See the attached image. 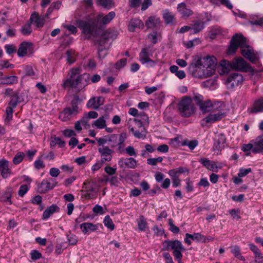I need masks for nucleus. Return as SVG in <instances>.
I'll list each match as a JSON object with an SVG mask.
<instances>
[{
  "mask_svg": "<svg viewBox=\"0 0 263 263\" xmlns=\"http://www.w3.org/2000/svg\"><path fill=\"white\" fill-rule=\"evenodd\" d=\"M116 14L114 11L103 16L100 14L96 17H89L85 20H77V25L82 31L84 40H89L92 37H97L100 34L103 26L108 24L115 17Z\"/></svg>",
  "mask_w": 263,
  "mask_h": 263,
  "instance_id": "nucleus-1",
  "label": "nucleus"
},
{
  "mask_svg": "<svg viewBox=\"0 0 263 263\" xmlns=\"http://www.w3.org/2000/svg\"><path fill=\"white\" fill-rule=\"evenodd\" d=\"M238 47L240 48L241 54L251 63L255 64L258 62L256 53L250 46L247 44L246 37L241 34L236 33L230 41L227 53L232 54L235 53Z\"/></svg>",
  "mask_w": 263,
  "mask_h": 263,
  "instance_id": "nucleus-2",
  "label": "nucleus"
},
{
  "mask_svg": "<svg viewBox=\"0 0 263 263\" xmlns=\"http://www.w3.org/2000/svg\"><path fill=\"white\" fill-rule=\"evenodd\" d=\"M81 67L70 69L67 75L68 78L63 80L62 87L81 90L87 86L90 80V74L87 73L81 74Z\"/></svg>",
  "mask_w": 263,
  "mask_h": 263,
  "instance_id": "nucleus-3",
  "label": "nucleus"
},
{
  "mask_svg": "<svg viewBox=\"0 0 263 263\" xmlns=\"http://www.w3.org/2000/svg\"><path fill=\"white\" fill-rule=\"evenodd\" d=\"M117 35L116 30L109 28L102 33L99 39L95 40V44L97 46L99 59H103L106 56L109 49L108 41L115 40Z\"/></svg>",
  "mask_w": 263,
  "mask_h": 263,
  "instance_id": "nucleus-4",
  "label": "nucleus"
},
{
  "mask_svg": "<svg viewBox=\"0 0 263 263\" xmlns=\"http://www.w3.org/2000/svg\"><path fill=\"white\" fill-rule=\"evenodd\" d=\"M163 248L162 250H173V255L179 263H182L181 258L182 257V251L185 250L181 241L178 240H165L162 243Z\"/></svg>",
  "mask_w": 263,
  "mask_h": 263,
  "instance_id": "nucleus-5",
  "label": "nucleus"
},
{
  "mask_svg": "<svg viewBox=\"0 0 263 263\" xmlns=\"http://www.w3.org/2000/svg\"><path fill=\"white\" fill-rule=\"evenodd\" d=\"M180 115L185 118H189L194 114L195 108L192 99L189 97H184L177 105Z\"/></svg>",
  "mask_w": 263,
  "mask_h": 263,
  "instance_id": "nucleus-6",
  "label": "nucleus"
},
{
  "mask_svg": "<svg viewBox=\"0 0 263 263\" xmlns=\"http://www.w3.org/2000/svg\"><path fill=\"white\" fill-rule=\"evenodd\" d=\"M196 62L198 65L204 68L205 70H207L210 76L214 73L216 67V59L214 57H204L198 59Z\"/></svg>",
  "mask_w": 263,
  "mask_h": 263,
  "instance_id": "nucleus-7",
  "label": "nucleus"
},
{
  "mask_svg": "<svg viewBox=\"0 0 263 263\" xmlns=\"http://www.w3.org/2000/svg\"><path fill=\"white\" fill-rule=\"evenodd\" d=\"M244 81L243 76L239 73L234 72L229 74L224 80V84L228 89H233L241 85Z\"/></svg>",
  "mask_w": 263,
  "mask_h": 263,
  "instance_id": "nucleus-8",
  "label": "nucleus"
},
{
  "mask_svg": "<svg viewBox=\"0 0 263 263\" xmlns=\"http://www.w3.org/2000/svg\"><path fill=\"white\" fill-rule=\"evenodd\" d=\"M232 69L243 72H253L254 69L241 57L235 58L232 61Z\"/></svg>",
  "mask_w": 263,
  "mask_h": 263,
  "instance_id": "nucleus-9",
  "label": "nucleus"
},
{
  "mask_svg": "<svg viewBox=\"0 0 263 263\" xmlns=\"http://www.w3.org/2000/svg\"><path fill=\"white\" fill-rule=\"evenodd\" d=\"M153 55L150 52L149 47L143 48L139 53V61L142 64H146L147 67H153L155 66L156 62L151 59L150 57Z\"/></svg>",
  "mask_w": 263,
  "mask_h": 263,
  "instance_id": "nucleus-10",
  "label": "nucleus"
},
{
  "mask_svg": "<svg viewBox=\"0 0 263 263\" xmlns=\"http://www.w3.org/2000/svg\"><path fill=\"white\" fill-rule=\"evenodd\" d=\"M188 70L190 73L195 78H204L210 76L207 70H205L204 68L198 65L197 62L191 64L188 67Z\"/></svg>",
  "mask_w": 263,
  "mask_h": 263,
  "instance_id": "nucleus-11",
  "label": "nucleus"
},
{
  "mask_svg": "<svg viewBox=\"0 0 263 263\" xmlns=\"http://www.w3.org/2000/svg\"><path fill=\"white\" fill-rule=\"evenodd\" d=\"M222 105V104L220 102L212 103L210 100H207L203 101L199 106L202 112L206 113L210 111L214 112L217 110H219Z\"/></svg>",
  "mask_w": 263,
  "mask_h": 263,
  "instance_id": "nucleus-12",
  "label": "nucleus"
},
{
  "mask_svg": "<svg viewBox=\"0 0 263 263\" xmlns=\"http://www.w3.org/2000/svg\"><path fill=\"white\" fill-rule=\"evenodd\" d=\"M222 107L221 106L219 110L210 114L208 116L203 118L202 120L201 125L204 126V122L206 123H213L214 122L221 120L224 116V113L222 112Z\"/></svg>",
  "mask_w": 263,
  "mask_h": 263,
  "instance_id": "nucleus-13",
  "label": "nucleus"
},
{
  "mask_svg": "<svg viewBox=\"0 0 263 263\" xmlns=\"http://www.w3.org/2000/svg\"><path fill=\"white\" fill-rule=\"evenodd\" d=\"M126 138V134L122 133L120 135L112 134L107 136V141L110 143V146L114 147L122 144Z\"/></svg>",
  "mask_w": 263,
  "mask_h": 263,
  "instance_id": "nucleus-14",
  "label": "nucleus"
},
{
  "mask_svg": "<svg viewBox=\"0 0 263 263\" xmlns=\"http://www.w3.org/2000/svg\"><path fill=\"white\" fill-rule=\"evenodd\" d=\"M57 184V182L52 178L44 179L38 186L37 191L40 193H45L49 190H52Z\"/></svg>",
  "mask_w": 263,
  "mask_h": 263,
  "instance_id": "nucleus-15",
  "label": "nucleus"
},
{
  "mask_svg": "<svg viewBox=\"0 0 263 263\" xmlns=\"http://www.w3.org/2000/svg\"><path fill=\"white\" fill-rule=\"evenodd\" d=\"M33 44L30 42H23L22 43L17 50V55L19 57H24L27 53H33Z\"/></svg>",
  "mask_w": 263,
  "mask_h": 263,
  "instance_id": "nucleus-16",
  "label": "nucleus"
},
{
  "mask_svg": "<svg viewBox=\"0 0 263 263\" xmlns=\"http://www.w3.org/2000/svg\"><path fill=\"white\" fill-rule=\"evenodd\" d=\"M98 152L101 155V161L102 163H105L106 161H110L112 159V154L114 153V151L108 146L99 147Z\"/></svg>",
  "mask_w": 263,
  "mask_h": 263,
  "instance_id": "nucleus-17",
  "label": "nucleus"
},
{
  "mask_svg": "<svg viewBox=\"0 0 263 263\" xmlns=\"http://www.w3.org/2000/svg\"><path fill=\"white\" fill-rule=\"evenodd\" d=\"M118 165L121 168H135L137 166V161L132 157L121 158L118 161Z\"/></svg>",
  "mask_w": 263,
  "mask_h": 263,
  "instance_id": "nucleus-18",
  "label": "nucleus"
},
{
  "mask_svg": "<svg viewBox=\"0 0 263 263\" xmlns=\"http://www.w3.org/2000/svg\"><path fill=\"white\" fill-rule=\"evenodd\" d=\"M232 69V62L228 60H223L219 62L218 71L220 75L228 73Z\"/></svg>",
  "mask_w": 263,
  "mask_h": 263,
  "instance_id": "nucleus-19",
  "label": "nucleus"
},
{
  "mask_svg": "<svg viewBox=\"0 0 263 263\" xmlns=\"http://www.w3.org/2000/svg\"><path fill=\"white\" fill-rule=\"evenodd\" d=\"M249 247L254 254L255 262L263 263V255L258 248L253 243H249Z\"/></svg>",
  "mask_w": 263,
  "mask_h": 263,
  "instance_id": "nucleus-20",
  "label": "nucleus"
},
{
  "mask_svg": "<svg viewBox=\"0 0 263 263\" xmlns=\"http://www.w3.org/2000/svg\"><path fill=\"white\" fill-rule=\"evenodd\" d=\"M143 27V23L141 20L138 18L131 19L129 22L128 26V29L130 32H134L137 29H142Z\"/></svg>",
  "mask_w": 263,
  "mask_h": 263,
  "instance_id": "nucleus-21",
  "label": "nucleus"
},
{
  "mask_svg": "<svg viewBox=\"0 0 263 263\" xmlns=\"http://www.w3.org/2000/svg\"><path fill=\"white\" fill-rule=\"evenodd\" d=\"M9 162L5 159L0 160V172L4 178H7L10 175L11 170L9 168Z\"/></svg>",
  "mask_w": 263,
  "mask_h": 263,
  "instance_id": "nucleus-22",
  "label": "nucleus"
},
{
  "mask_svg": "<svg viewBox=\"0 0 263 263\" xmlns=\"http://www.w3.org/2000/svg\"><path fill=\"white\" fill-rule=\"evenodd\" d=\"M104 98L102 97H95L91 98L87 103V106L88 108H91L94 109H98L100 106L103 105Z\"/></svg>",
  "mask_w": 263,
  "mask_h": 263,
  "instance_id": "nucleus-23",
  "label": "nucleus"
},
{
  "mask_svg": "<svg viewBox=\"0 0 263 263\" xmlns=\"http://www.w3.org/2000/svg\"><path fill=\"white\" fill-rule=\"evenodd\" d=\"M226 138L224 135L219 134L215 139L214 145V150L221 151L225 146Z\"/></svg>",
  "mask_w": 263,
  "mask_h": 263,
  "instance_id": "nucleus-24",
  "label": "nucleus"
},
{
  "mask_svg": "<svg viewBox=\"0 0 263 263\" xmlns=\"http://www.w3.org/2000/svg\"><path fill=\"white\" fill-rule=\"evenodd\" d=\"M29 21L31 24H35L36 27L41 28L44 25L45 19L40 16L38 13L35 12L31 15Z\"/></svg>",
  "mask_w": 263,
  "mask_h": 263,
  "instance_id": "nucleus-25",
  "label": "nucleus"
},
{
  "mask_svg": "<svg viewBox=\"0 0 263 263\" xmlns=\"http://www.w3.org/2000/svg\"><path fill=\"white\" fill-rule=\"evenodd\" d=\"M78 114L76 111H73L70 107L65 108L59 115V118L63 121L69 120L72 115Z\"/></svg>",
  "mask_w": 263,
  "mask_h": 263,
  "instance_id": "nucleus-26",
  "label": "nucleus"
},
{
  "mask_svg": "<svg viewBox=\"0 0 263 263\" xmlns=\"http://www.w3.org/2000/svg\"><path fill=\"white\" fill-rule=\"evenodd\" d=\"M251 114L263 112V98L261 97L254 101L252 107L249 110Z\"/></svg>",
  "mask_w": 263,
  "mask_h": 263,
  "instance_id": "nucleus-27",
  "label": "nucleus"
},
{
  "mask_svg": "<svg viewBox=\"0 0 263 263\" xmlns=\"http://www.w3.org/2000/svg\"><path fill=\"white\" fill-rule=\"evenodd\" d=\"M80 228L84 234L89 232L96 231L98 228V224H94L90 222H84L80 225Z\"/></svg>",
  "mask_w": 263,
  "mask_h": 263,
  "instance_id": "nucleus-28",
  "label": "nucleus"
},
{
  "mask_svg": "<svg viewBox=\"0 0 263 263\" xmlns=\"http://www.w3.org/2000/svg\"><path fill=\"white\" fill-rule=\"evenodd\" d=\"M161 23V20L159 17L152 16L149 17L145 22V26L148 28H154L160 26Z\"/></svg>",
  "mask_w": 263,
  "mask_h": 263,
  "instance_id": "nucleus-29",
  "label": "nucleus"
},
{
  "mask_svg": "<svg viewBox=\"0 0 263 263\" xmlns=\"http://www.w3.org/2000/svg\"><path fill=\"white\" fill-rule=\"evenodd\" d=\"M177 9L183 17H189L193 14L192 10L187 8L184 3H181L178 5Z\"/></svg>",
  "mask_w": 263,
  "mask_h": 263,
  "instance_id": "nucleus-30",
  "label": "nucleus"
},
{
  "mask_svg": "<svg viewBox=\"0 0 263 263\" xmlns=\"http://www.w3.org/2000/svg\"><path fill=\"white\" fill-rule=\"evenodd\" d=\"M59 209V207L56 204H52L51 206L48 207L44 212L42 215V219L45 220L49 218L54 213L58 212Z\"/></svg>",
  "mask_w": 263,
  "mask_h": 263,
  "instance_id": "nucleus-31",
  "label": "nucleus"
},
{
  "mask_svg": "<svg viewBox=\"0 0 263 263\" xmlns=\"http://www.w3.org/2000/svg\"><path fill=\"white\" fill-rule=\"evenodd\" d=\"M162 16L166 24H173L175 21V14L167 9L163 11Z\"/></svg>",
  "mask_w": 263,
  "mask_h": 263,
  "instance_id": "nucleus-32",
  "label": "nucleus"
},
{
  "mask_svg": "<svg viewBox=\"0 0 263 263\" xmlns=\"http://www.w3.org/2000/svg\"><path fill=\"white\" fill-rule=\"evenodd\" d=\"M128 128L130 132H132L135 138L142 139H144L146 138L147 132L145 128H143L141 132L139 130H135L134 128L131 126H128Z\"/></svg>",
  "mask_w": 263,
  "mask_h": 263,
  "instance_id": "nucleus-33",
  "label": "nucleus"
},
{
  "mask_svg": "<svg viewBox=\"0 0 263 263\" xmlns=\"http://www.w3.org/2000/svg\"><path fill=\"white\" fill-rule=\"evenodd\" d=\"M200 162L207 169L214 171L217 168V166L214 161H211L206 158H201Z\"/></svg>",
  "mask_w": 263,
  "mask_h": 263,
  "instance_id": "nucleus-34",
  "label": "nucleus"
},
{
  "mask_svg": "<svg viewBox=\"0 0 263 263\" xmlns=\"http://www.w3.org/2000/svg\"><path fill=\"white\" fill-rule=\"evenodd\" d=\"M255 147L253 149V153H261L263 154V139L258 137L255 140Z\"/></svg>",
  "mask_w": 263,
  "mask_h": 263,
  "instance_id": "nucleus-35",
  "label": "nucleus"
},
{
  "mask_svg": "<svg viewBox=\"0 0 263 263\" xmlns=\"http://www.w3.org/2000/svg\"><path fill=\"white\" fill-rule=\"evenodd\" d=\"M191 27L193 33H197L204 28V23L203 22L196 21L191 25Z\"/></svg>",
  "mask_w": 263,
  "mask_h": 263,
  "instance_id": "nucleus-36",
  "label": "nucleus"
},
{
  "mask_svg": "<svg viewBox=\"0 0 263 263\" xmlns=\"http://www.w3.org/2000/svg\"><path fill=\"white\" fill-rule=\"evenodd\" d=\"M170 70L172 73H175V75L180 79H183L186 76L185 72L182 70H179V68L176 65H172L170 66Z\"/></svg>",
  "mask_w": 263,
  "mask_h": 263,
  "instance_id": "nucleus-37",
  "label": "nucleus"
},
{
  "mask_svg": "<svg viewBox=\"0 0 263 263\" xmlns=\"http://www.w3.org/2000/svg\"><path fill=\"white\" fill-rule=\"evenodd\" d=\"M188 237H190V239L193 241H200L203 242H206V237L199 233H195L193 234H190L186 233L185 234Z\"/></svg>",
  "mask_w": 263,
  "mask_h": 263,
  "instance_id": "nucleus-38",
  "label": "nucleus"
},
{
  "mask_svg": "<svg viewBox=\"0 0 263 263\" xmlns=\"http://www.w3.org/2000/svg\"><path fill=\"white\" fill-rule=\"evenodd\" d=\"M186 172H188V170L186 168L183 167H179L170 170L168 173L171 177H179V176L181 174H182Z\"/></svg>",
  "mask_w": 263,
  "mask_h": 263,
  "instance_id": "nucleus-39",
  "label": "nucleus"
},
{
  "mask_svg": "<svg viewBox=\"0 0 263 263\" xmlns=\"http://www.w3.org/2000/svg\"><path fill=\"white\" fill-rule=\"evenodd\" d=\"M2 83L4 84L12 85L18 82V78L15 76L4 77L2 78Z\"/></svg>",
  "mask_w": 263,
  "mask_h": 263,
  "instance_id": "nucleus-40",
  "label": "nucleus"
},
{
  "mask_svg": "<svg viewBox=\"0 0 263 263\" xmlns=\"http://www.w3.org/2000/svg\"><path fill=\"white\" fill-rule=\"evenodd\" d=\"M20 31L21 33L24 35H30L32 31L31 28V24L28 21H27L25 24L22 26Z\"/></svg>",
  "mask_w": 263,
  "mask_h": 263,
  "instance_id": "nucleus-41",
  "label": "nucleus"
},
{
  "mask_svg": "<svg viewBox=\"0 0 263 263\" xmlns=\"http://www.w3.org/2000/svg\"><path fill=\"white\" fill-rule=\"evenodd\" d=\"M23 68L24 70L25 75L34 78L36 77V72L33 67L30 65H23Z\"/></svg>",
  "mask_w": 263,
  "mask_h": 263,
  "instance_id": "nucleus-42",
  "label": "nucleus"
},
{
  "mask_svg": "<svg viewBox=\"0 0 263 263\" xmlns=\"http://www.w3.org/2000/svg\"><path fill=\"white\" fill-rule=\"evenodd\" d=\"M82 102V100L77 95L73 96V99L71 102V109L73 111H76L78 114L79 113V107L78 104Z\"/></svg>",
  "mask_w": 263,
  "mask_h": 263,
  "instance_id": "nucleus-43",
  "label": "nucleus"
},
{
  "mask_svg": "<svg viewBox=\"0 0 263 263\" xmlns=\"http://www.w3.org/2000/svg\"><path fill=\"white\" fill-rule=\"evenodd\" d=\"M211 2L216 5H224L229 9H232L233 8V5L229 0H211Z\"/></svg>",
  "mask_w": 263,
  "mask_h": 263,
  "instance_id": "nucleus-44",
  "label": "nucleus"
},
{
  "mask_svg": "<svg viewBox=\"0 0 263 263\" xmlns=\"http://www.w3.org/2000/svg\"><path fill=\"white\" fill-rule=\"evenodd\" d=\"M231 252L235 257L241 260H245V257L241 254L240 249L238 246L231 247Z\"/></svg>",
  "mask_w": 263,
  "mask_h": 263,
  "instance_id": "nucleus-45",
  "label": "nucleus"
},
{
  "mask_svg": "<svg viewBox=\"0 0 263 263\" xmlns=\"http://www.w3.org/2000/svg\"><path fill=\"white\" fill-rule=\"evenodd\" d=\"M103 223L105 226L110 230L112 231L114 230L115 226L109 215H107L104 217Z\"/></svg>",
  "mask_w": 263,
  "mask_h": 263,
  "instance_id": "nucleus-46",
  "label": "nucleus"
},
{
  "mask_svg": "<svg viewBox=\"0 0 263 263\" xmlns=\"http://www.w3.org/2000/svg\"><path fill=\"white\" fill-rule=\"evenodd\" d=\"M147 222L143 215L140 216L139 220L138 222V228L139 231H144L147 227Z\"/></svg>",
  "mask_w": 263,
  "mask_h": 263,
  "instance_id": "nucleus-47",
  "label": "nucleus"
},
{
  "mask_svg": "<svg viewBox=\"0 0 263 263\" xmlns=\"http://www.w3.org/2000/svg\"><path fill=\"white\" fill-rule=\"evenodd\" d=\"M92 125H95L97 128L102 129L106 127V121L103 117H100L94 121Z\"/></svg>",
  "mask_w": 263,
  "mask_h": 263,
  "instance_id": "nucleus-48",
  "label": "nucleus"
},
{
  "mask_svg": "<svg viewBox=\"0 0 263 263\" xmlns=\"http://www.w3.org/2000/svg\"><path fill=\"white\" fill-rule=\"evenodd\" d=\"M66 61L67 63L71 64L76 61L74 52L72 50H67L66 52Z\"/></svg>",
  "mask_w": 263,
  "mask_h": 263,
  "instance_id": "nucleus-49",
  "label": "nucleus"
},
{
  "mask_svg": "<svg viewBox=\"0 0 263 263\" xmlns=\"http://www.w3.org/2000/svg\"><path fill=\"white\" fill-rule=\"evenodd\" d=\"M198 144V141L196 140L191 141L185 140L182 142V145L188 146L190 149L193 150L197 146Z\"/></svg>",
  "mask_w": 263,
  "mask_h": 263,
  "instance_id": "nucleus-50",
  "label": "nucleus"
},
{
  "mask_svg": "<svg viewBox=\"0 0 263 263\" xmlns=\"http://www.w3.org/2000/svg\"><path fill=\"white\" fill-rule=\"evenodd\" d=\"M250 24L253 25H258L259 26H263V16L259 17L255 16L252 18V20L250 22Z\"/></svg>",
  "mask_w": 263,
  "mask_h": 263,
  "instance_id": "nucleus-51",
  "label": "nucleus"
},
{
  "mask_svg": "<svg viewBox=\"0 0 263 263\" xmlns=\"http://www.w3.org/2000/svg\"><path fill=\"white\" fill-rule=\"evenodd\" d=\"M159 37H161V35L157 31H153L148 35V38L154 44L157 43Z\"/></svg>",
  "mask_w": 263,
  "mask_h": 263,
  "instance_id": "nucleus-52",
  "label": "nucleus"
},
{
  "mask_svg": "<svg viewBox=\"0 0 263 263\" xmlns=\"http://www.w3.org/2000/svg\"><path fill=\"white\" fill-rule=\"evenodd\" d=\"M12 192L10 190H9L6 191L1 196V200L3 202H9L10 204L11 203V197Z\"/></svg>",
  "mask_w": 263,
  "mask_h": 263,
  "instance_id": "nucleus-53",
  "label": "nucleus"
},
{
  "mask_svg": "<svg viewBox=\"0 0 263 263\" xmlns=\"http://www.w3.org/2000/svg\"><path fill=\"white\" fill-rule=\"evenodd\" d=\"M216 84V80L214 79H210L204 81L202 86L205 88H212Z\"/></svg>",
  "mask_w": 263,
  "mask_h": 263,
  "instance_id": "nucleus-54",
  "label": "nucleus"
},
{
  "mask_svg": "<svg viewBox=\"0 0 263 263\" xmlns=\"http://www.w3.org/2000/svg\"><path fill=\"white\" fill-rule=\"evenodd\" d=\"M99 4L105 8H110L113 5L112 0H98Z\"/></svg>",
  "mask_w": 263,
  "mask_h": 263,
  "instance_id": "nucleus-55",
  "label": "nucleus"
},
{
  "mask_svg": "<svg viewBox=\"0 0 263 263\" xmlns=\"http://www.w3.org/2000/svg\"><path fill=\"white\" fill-rule=\"evenodd\" d=\"M255 147L254 140L253 141L252 143H248L247 144H243L242 146L241 150L244 152H249L251 150L253 153V149Z\"/></svg>",
  "mask_w": 263,
  "mask_h": 263,
  "instance_id": "nucleus-56",
  "label": "nucleus"
},
{
  "mask_svg": "<svg viewBox=\"0 0 263 263\" xmlns=\"http://www.w3.org/2000/svg\"><path fill=\"white\" fill-rule=\"evenodd\" d=\"M25 155L23 152L18 153L13 158V162L15 164H18L20 163L24 157Z\"/></svg>",
  "mask_w": 263,
  "mask_h": 263,
  "instance_id": "nucleus-57",
  "label": "nucleus"
},
{
  "mask_svg": "<svg viewBox=\"0 0 263 263\" xmlns=\"http://www.w3.org/2000/svg\"><path fill=\"white\" fill-rule=\"evenodd\" d=\"M163 158L159 157L158 158H148L147 160V163L151 165H156L158 163H160L162 161Z\"/></svg>",
  "mask_w": 263,
  "mask_h": 263,
  "instance_id": "nucleus-58",
  "label": "nucleus"
},
{
  "mask_svg": "<svg viewBox=\"0 0 263 263\" xmlns=\"http://www.w3.org/2000/svg\"><path fill=\"white\" fill-rule=\"evenodd\" d=\"M192 101H194L198 105H200V104H201L203 101V97L202 95L199 93H194V96L193 97V99H192Z\"/></svg>",
  "mask_w": 263,
  "mask_h": 263,
  "instance_id": "nucleus-59",
  "label": "nucleus"
},
{
  "mask_svg": "<svg viewBox=\"0 0 263 263\" xmlns=\"http://www.w3.org/2000/svg\"><path fill=\"white\" fill-rule=\"evenodd\" d=\"M5 49L8 54H11L16 51L15 46L12 44H7L5 46Z\"/></svg>",
  "mask_w": 263,
  "mask_h": 263,
  "instance_id": "nucleus-60",
  "label": "nucleus"
},
{
  "mask_svg": "<svg viewBox=\"0 0 263 263\" xmlns=\"http://www.w3.org/2000/svg\"><path fill=\"white\" fill-rule=\"evenodd\" d=\"M168 225L170 227V230L174 233H178L179 232V229L173 223V220L171 218L168 219Z\"/></svg>",
  "mask_w": 263,
  "mask_h": 263,
  "instance_id": "nucleus-61",
  "label": "nucleus"
},
{
  "mask_svg": "<svg viewBox=\"0 0 263 263\" xmlns=\"http://www.w3.org/2000/svg\"><path fill=\"white\" fill-rule=\"evenodd\" d=\"M28 189L29 188L27 185L24 184L21 185L18 192V195L21 197H23L24 195L28 192Z\"/></svg>",
  "mask_w": 263,
  "mask_h": 263,
  "instance_id": "nucleus-62",
  "label": "nucleus"
},
{
  "mask_svg": "<svg viewBox=\"0 0 263 263\" xmlns=\"http://www.w3.org/2000/svg\"><path fill=\"white\" fill-rule=\"evenodd\" d=\"M252 170L251 168H241L239 169V173H238V176L239 177H245L249 173L251 172Z\"/></svg>",
  "mask_w": 263,
  "mask_h": 263,
  "instance_id": "nucleus-63",
  "label": "nucleus"
},
{
  "mask_svg": "<svg viewBox=\"0 0 263 263\" xmlns=\"http://www.w3.org/2000/svg\"><path fill=\"white\" fill-rule=\"evenodd\" d=\"M67 239L70 245H75L78 242L77 237L74 235H67Z\"/></svg>",
  "mask_w": 263,
  "mask_h": 263,
  "instance_id": "nucleus-64",
  "label": "nucleus"
}]
</instances>
